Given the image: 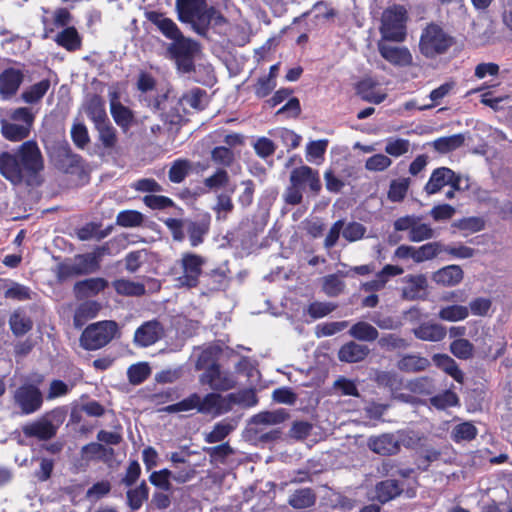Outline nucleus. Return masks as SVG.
Masks as SVG:
<instances>
[{
	"label": "nucleus",
	"mask_w": 512,
	"mask_h": 512,
	"mask_svg": "<svg viewBox=\"0 0 512 512\" xmlns=\"http://www.w3.org/2000/svg\"><path fill=\"white\" fill-rule=\"evenodd\" d=\"M43 168V157L35 141L24 142L15 154L8 151L0 153V174L12 185L34 184Z\"/></svg>",
	"instance_id": "1"
},
{
	"label": "nucleus",
	"mask_w": 512,
	"mask_h": 512,
	"mask_svg": "<svg viewBox=\"0 0 512 512\" xmlns=\"http://www.w3.org/2000/svg\"><path fill=\"white\" fill-rule=\"evenodd\" d=\"M194 409L203 414L220 415L230 411V405L227 404L226 396L209 393L202 398L197 393H193L178 403L164 407L163 411L179 413Z\"/></svg>",
	"instance_id": "2"
},
{
	"label": "nucleus",
	"mask_w": 512,
	"mask_h": 512,
	"mask_svg": "<svg viewBox=\"0 0 512 512\" xmlns=\"http://www.w3.org/2000/svg\"><path fill=\"white\" fill-rule=\"evenodd\" d=\"M35 116L27 107H19L9 112V119H1V134L11 141L19 142L30 135Z\"/></svg>",
	"instance_id": "3"
},
{
	"label": "nucleus",
	"mask_w": 512,
	"mask_h": 512,
	"mask_svg": "<svg viewBox=\"0 0 512 512\" xmlns=\"http://www.w3.org/2000/svg\"><path fill=\"white\" fill-rule=\"evenodd\" d=\"M452 44V37L442 27L432 23L423 29L419 49L425 57L434 58L447 52Z\"/></svg>",
	"instance_id": "4"
},
{
	"label": "nucleus",
	"mask_w": 512,
	"mask_h": 512,
	"mask_svg": "<svg viewBox=\"0 0 512 512\" xmlns=\"http://www.w3.org/2000/svg\"><path fill=\"white\" fill-rule=\"evenodd\" d=\"M407 11L401 5H393L382 14L380 33L383 40L402 42L406 38Z\"/></svg>",
	"instance_id": "5"
},
{
	"label": "nucleus",
	"mask_w": 512,
	"mask_h": 512,
	"mask_svg": "<svg viewBox=\"0 0 512 512\" xmlns=\"http://www.w3.org/2000/svg\"><path fill=\"white\" fill-rule=\"evenodd\" d=\"M205 258L194 253H184L179 260L180 271L174 269L177 287L193 288L198 285Z\"/></svg>",
	"instance_id": "6"
},
{
	"label": "nucleus",
	"mask_w": 512,
	"mask_h": 512,
	"mask_svg": "<svg viewBox=\"0 0 512 512\" xmlns=\"http://www.w3.org/2000/svg\"><path fill=\"white\" fill-rule=\"evenodd\" d=\"M117 331L114 321H100L89 325L82 333L80 342L87 350H97L108 344Z\"/></svg>",
	"instance_id": "7"
},
{
	"label": "nucleus",
	"mask_w": 512,
	"mask_h": 512,
	"mask_svg": "<svg viewBox=\"0 0 512 512\" xmlns=\"http://www.w3.org/2000/svg\"><path fill=\"white\" fill-rule=\"evenodd\" d=\"M14 400L23 414H32L41 408L43 396L36 386L24 384L16 389Z\"/></svg>",
	"instance_id": "8"
},
{
	"label": "nucleus",
	"mask_w": 512,
	"mask_h": 512,
	"mask_svg": "<svg viewBox=\"0 0 512 512\" xmlns=\"http://www.w3.org/2000/svg\"><path fill=\"white\" fill-rule=\"evenodd\" d=\"M59 414L58 411H51L42 418L29 423L23 427V433L27 437H35L39 440H48L56 435L58 424L53 419Z\"/></svg>",
	"instance_id": "9"
},
{
	"label": "nucleus",
	"mask_w": 512,
	"mask_h": 512,
	"mask_svg": "<svg viewBox=\"0 0 512 512\" xmlns=\"http://www.w3.org/2000/svg\"><path fill=\"white\" fill-rule=\"evenodd\" d=\"M200 382L208 384L213 390L226 391L236 386V379L231 372L222 371L216 364L210 366L201 376Z\"/></svg>",
	"instance_id": "10"
},
{
	"label": "nucleus",
	"mask_w": 512,
	"mask_h": 512,
	"mask_svg": "<svg viewBox=\"0 0 512 512\" xmlns=\"http://www.w3.org/2000/svg\"><path fill=\"white\" fill-rule=\"evenodd\" d=\"M99 267V255L90 253L80 255L74 264H62L59 266V278H66L74 274L91 273Z\"/></svg>",
	"instance_id": "11"
},
{
	"label": "nucleus",
	"mask_w": 512,
	"mask_h": 512,
	"mask_svg": "<svg viewBox=\"0 0 512 512\" xmlns=\"http://www.w3.org/2000/svg\"><path fill=\"white\" fill-rule=\"evenodd\" d=\"M289 182H295L303 190L308 187L315 195L320 192L322 187L318 172L306 165L293 169Z\"/></svg>",
	"instance_id": "12"
},
{
	"label": "nucleus",
	"mask_w": 512,
	"mask_h": 512,
	"mask_svg": "<svg viewBox=\"0 0 512 512\" xmlns=\"http://www.w3.org/2000/svg\"><path fill=\"white\" fill-rule=\"evenodd\" d=\"M180 20L193 23L197 28L207 9L204 0H176Z\"/></svg>",
	"instance_id": "13"
},
{
	"label": "nucleus",
	"mask_w": 512,
	"mask_h": 512,
	"mask_svg": "<svg viewBox=\"0 0 512 512\" xmlns=\"http://www.w3.org/2000/svg\"><path fill=\"white\" fill-rule=\"evenodd\" d=\"M164 336L163 326L156 320L142 324L134 334L135 344L141 347L153 345Z\"/></svg>",
	"instance_id": "14"
},
{
	"label": "nucleus",
	"mask_w": 512,
	"mask_h": 512,
	"mask_svg": "<svg viewBox=\"0 0 512 512\" xmlns=\"http://www.w3.org/2000/svg\"><path fill=\"white\" fill-rule=\"evenodd\" d=\"M24 74L16 68L5 69L0 74V96L7 100L16 94L19 86L23 82Z\"/></svg>",
	"instance_id": "15"
},
{
	"label": "nucleus",
	"mask_w": 512,
	"mask_h": 512,
	"mask_svg": "<svg viewBox=\"0 0 512 512\" xmlns=\"http://www.w3.org/2000/svg\"><path fill=\"white\" fill-rule=\"evenodd\" d=\"M378 51L386 61L393 65L408 66L412 63V55L406 47L392 46L381 40L378 42Z\"/></svg>",
	"instance_id": "16"
},
{
	"label": "nucleus",
	"mask_w": 512,
	"mask_h": 512,
	"mask_svg": "<svg viewBox=\"0 0 512 512\" xmlns=\"http://www.w3.org/2000/svg\"><path fill=\"white\" fill-rule=\"evenodd\" d=\"M110 112L116 124L124 132L128 131L133 124L134 114L119 101L116 92L110 93Z\"/></svg>",
	"instance_id": "17"
},
{
	"label": "nucleus",
	"mask_w": 512,
	"mask_h": 512,
	"mask_svg": "<svg viewBox=\"0 0 512 512\" xmlns=\"http://www.w3.org/2000/svg\"><path fill=\"white\" fill-rule=\"evenodd\" d=\"M405 286L402 288V296L406 300L422 299L426 295L428 286L424 275H407L403 278Z\"/></svg>",
	"instance_id": "18"
},
{
	"label": "nucleus",
	"mask_w": 512,
	"mask_h": 512,
	"mask_svg": "<svg viewBox=\"0 0 512 512\" xmlns=\"http://www.w3.org/2000/svg\"><path fill=\"white\" fill-rule=\"evenodd\" d=\"M403 272L401 267L387 264L375 275L374 279L363 283L361 289L365 292L380 291L385 288L391 277L401 275Z\"/></svg>",
	"instance_id": "19"
},
{
	"label": "nucleus",
	"mask_w": 512,
	"mask_h": 512,
	"mask_svg": "<svg viewBox=\"0 0 512 512\" xmlns=\"http://www.w3.org/2000/svg\"><path fill=\"white\" fill-rule=\"evenodd\" d=\"M369 449L380 455H394L399 452V441L394 434H382L368 439Z\"/></svg>",
	"instance_id": "20"
},
{
	"label": "nucleus",
	"mask_w": 512,
	"mask_h": 512,
	"mask_svg": "<svg viewBox=\"0 0 512 512\" xmlns=\"http://www.w3.org/2000/svg\"><path fill=\"white\" fill-rule=\"evenodd\" d=\"M378 83L372 78H365L357 84V94L366 102L373 104L382 103L387 94L377 89Z\"/></svg>",
	"instance_id": "21"
},
{
	"label": "nucleus",
	"mask_w": 512,
	"mask_h": 512,
	"mask_svg": "<svg viewBox=\"0 0 512 512\" xmlns=\"http://www.w3.org/2000/svg\"><path fill=\"white\" fill-rule=\"evenodd\" d=\"M454 178V171L447 167H440L435 169L428 182L426 183L424 190L428 195L438 193L444 186H447Z\"/></svg>",
	"instance_id": "22"
},
{
	"label": "nucleus",
	"mask_w": 512,
	"mask_h": 512,
	"mask_svg": "<svg viewBox=\"0 0 512 512\" xmlns=\"http://www.w3.org/2000/svg\"><path fill=\"white\" fill-rule=\"evenodd\" d=\"M463 279V270L458 265L445 266L432 275V280L442 286L450 287L459 284Z\"/></svg>",
	"instance_id": "23"
},
{
	"label": "nucleus",
	"mask_w": 512,
	"mask_h": 512,
	"mask_svg": "<svg viewBox=\"0 0 512 512\" xmlns=\"http://www.w3.org/2000/svg\"><path fill=\"white\" fill-rule=\"evenodd\" d=\"M368 354L367 346L350 341L340 348L338 357L340 361L355 363L364 360Z\"/></svg>",
	"instance_id": "24"
},
{
	"label": "nucleus",
	"mask_w": 512,
	"mask_h": 512,
	"mask_svg": "<svg viewBox=\"0 0 512 512\" xmlns=\"http://www.w3.org/2000/svg\"><path fill=\"white\" fill-rule=\"evenodd\" d=\"M84 111L95 126L109 121L106 114L105 103L99 96L93 95L88 98L84 104Z\"/></svg>",
	"instance_id": "25"
},
{
	"label": "nucleus",
	"mask_w": 512,
	"mask_h": 512,
	"mask_svg": "<svg viewBox=\"0 0 512 512\" xmlns=\"http://www.w3.org/2000/svg\"><path fill=\"white\" fill-rule=\"evenodd\" d=\"M82 457L86 460H100L109 463L114 458L113 448L105 447L101 443L92 442L82 447Z\"/></svg>",
	"instance_id": "26"
},
{
	"label": "nucleus",
	"mask_w": 512,
	"mask_h": 512,
	"mask_svg": "<svg viewBox=\"0 0 512 512\" xmlns=\"http://www.w3.org/2000/svg\"><path fill=\"white\" fill-rule=\"evenodd\" d=\"M414 335L423 341L437 342L446 336V329L438 323L426 322L413 330Z\"/></svg>",
	"instance_id": "27"
},
{
	"label": "nucleus",
	"mask_w": 512,
	"mask_h": 512,
	"mask_svg": "<svg viewBox=\"0 0 512 512\" xmlns=\"http://www.w3.org/2000/svg\"><path fill=\"white\" fill-rule=\"evenodd\" d=\"M288 418V413L284 409L273 411H262L251 418V424L255 426H272L284 422Z\"/></svg>",
	"instance_id": "28"
},
{
	"label": "nucleus",
	"mask_w": 512,
	"mask_h": 512,
	"mask_svg": "<svg viewBox=\"0 0 512 512\" xmlns=\"http://www.w3.org/2000/svg\"><path fill=\"white\" fill-rule=\"evenodd\" d=\"M198 50L199 46L197 42L189 38H185L183 35L177 38L169 46V52L173 57H194Z\"/></svg>",
	"instance_id": "29"
},
{
	"label": "nucleus",
	"mask_w": 512,
	"mask_h": 512,
	"mask_svg": "<svg viewBox=\"0 0 512 512\" xmlns=\"http://www.w3.org/2000/svg\"><path fill=\"white\" fill-rule=\"evenodd\" d=\"M107 286L103 278H90L77 282L74 286L75 293L79 297H89L102 291Z\"/></svg>",
	"instance_id": "30"
},
{
	"label": "nucleus",
	"mask_w": 512,
	"mask_h": 512,
	"mask_svg": "<svg viewBox=\"0 0 512 512\" xmlns=\"http://www.w3.org/2000/svg\"><path fill=\"white\" fill-rule=\"evenodd\" d=\"M179 103L185 108L201 110L207 105V94L204 90L195 88L183 94Z\"/></svg>",
	"instance_id": "31"
},
{
	"label": "nucleus",
	"mask_w": 512,
	"mask_h": 512,
	"mask_svg": "<svg viewBox=\"0 0 512 512\" xmlns=\"http://www.w3.org/2000/svg\"><path fill=\"white\" fill-rule=\"evenodd\" d=\"M150 20L159 28V30L173 42L182 34L177 25L169 18L162 14H152Z\"/></svg>",
	"instance_id": "32"
},
{
	"label": "nucleus",
	"mask_w": 512,
	"mask_h": 512,
	"mask_svg": "<svg viewBox=\"0 0 512 512\" xmlns=\"http://www.w3.org/2000/svg\"><path fill=\"white\" fill-rule=\"evenodd\" d=\"M329 141L327 139L313 140L306 146V160L310 163L320 165L324 161Z\"/></svg>",
	"instance_id": "33"
},
{
	"label": "nucleus",
	"mask_w": 512,
	"mask_h": 512,
	"mask_svg": "<svg viewBox=\"0 0 512 512\" xmlns=\"http://www.w3.org/2000/svg\"><path fill=\"white\" fill-rule=\"evenodd\" d=\"M349 335L360 341L371 342L378 338L379 333L371 324L359 321L351 326L349 329Z\"/></svg>",
	"instance_id": "34"
},
{
	"label": "nucleus",
	"mask_w": 512,
	"mask_h": 512,
	"mask_svg": "<svg viewBox=\"0 0 512 512\" xmlns=\"http://www.w3.org/2000/svg\"><path fill=\"white\" fill-rule=\"evenodd\" d=\"M435 365L443 369L447 374L453 377L457 382L462 383L464 376L462 371L458 368L456 362L445 354H436L433 356Z\"/></svg>",
	"instance_id": "35"
},
{
	"label": "nucleus",
	"mask_w": 512,
	"mask_h": 512,
	"mask_svg": "<svg viewBox=\"0 0 512 512\" xmlns=\"http://www.w3.org/2000/svg\"><path fill=\"white\" fill-rule=\"evenodd\" d=\"M429 364L427 358L418 355H406L398 361L397 367L404 372H419L428 368Z\"/></svg>",
	"instance_id": "36"
},
{
	"label": "nucleus",
	"mask_w": 512,
	"mask_h": 512,
	"mask_svg": "<svg viewBox=\"0 0 512 512\" xmlns=\"http://www.w3.org/2000/svg\"><path fill=\"white\" fill-rule=\"evenodd\" d=\"M95 128L98 132V139L101 142L102 146L105 149H114L117 144L118 138L117 131L112 126V124L109 121H106L95 126Z\"/></svg>",
	"instance_id": "37"
},
{
	"label": "nucleus",
	"mask_w": 512,
	"mask_h": 512,
	"mask_svg": "<svg viewBox=\"0 0 512 512\" xmlns=\"http://www.w3.org/2000/svg\"><path fill=\"white\" fill-rule=\"evenodd\" d=\"M116 292L123 296H141L145 293V286L140 282L128 279H118L112 283Z\"/></svg>",
	"instance_id": "38"
},
{
	"label": "nucleus",
	"mask_w": 512,
	"mask_h": 512,
	"mask_svg": "<svg viewBox=\"0 0 512 512\" xmlns=\"http://www.w3.org/2000/svg\"><path fill=\"white\" fill-rule=\"evenodd\" d=\"M411 143L408 139L389 137L385 141V152L392 157L398 158L410 151Z\"/></svg>",
	"instance_id": "39"
},
{
	"label": "nucleus",
	"mask_w": 512,
	"mask_h": 512,
	"mask_svg": "<svg viewBox=\"0 0 512 512\" xmlns=\"http://www.w3.org/2000/svg\"><path fill=\"white\" fill-rule=\"evenodd\" d=\"M49 88L50 81L47 79L42 80L26 89L21 94V98L24 102L29 104L37 103L43 98V96L47 93Z\"/></svg>",
	"instance_id": "40"
},
{
	"label": "nucleus",
	"mask_w": 512,
	"mask_h": 512,
	"mask_svg": "<svg viewBox=\"0 0 512 512\" xmlns=\"http://www.w3.org/2000/svg\"><path fill=\"white\" fill-rule=\"evenodd\" d=\"M401 489L395 480H385L376 486V498L382 502H388L398 496Z\"/></svg>",
	"instance_id": "41"
},
{
	"label": "nucleus",
	"mask_w": 512,
	"mask_h": 512,
	"mask_svg": "<svg viewBox=\"0 0 512 512\" xmlns=\"http://www.w3.org/2000/svg\"><path fill=\"white\" fill-rule=\"evenodd\" d=\"M469 315V308L463 305H449L440 309L438 317L441 320L457 322L464 320Z\"/></svg>",
	"instance_id": "42"
},
{
	"label": "nucleus",
	"mask_w": 512,
	"mask_h": 512,
	"mask_svg": "<svg viewBox=\"0 0 512 512\" xmlns=\"http://www.w3.org/2000/svg\"><path fill=\"white\" fill-rule=\"evenodd\" d=\"M226 400L227 404L230 405V410L235 404L251 407L257 403V398L253 389H245L231 393L226 396Z\"/></svg>",
	"instance_id": "43"
},
{
	"label": "nucleus",
	"mask_w": 512,
	"mask_h": 512,
	"mask_svg": "<svg viewBox=\"0 0 512 512\" xmlns=\"http://www.w3.org/2000/svg\"><path fill=\"white\" fill-rule=\"evenodd\" d=\"M56 42L69 51H74L81 45V39L74 27H68L60 32L56 37Z\"/></svg>",
	"instance_id": "44"
},
{
	"label": "nucleus",
	"mask_w": 512,
	"mask_h": 512,
	"mask_svg": "<svg viewBox=\"0 0 512 512\" xmlns=\"http://www.w3.org/2000/svg\"><path fill=\"white\" fill-rule=\"evenodd\" d=\"M316 497L311 489H300L295 491L289 498V504L297 509H303L312 506Z\"/></svg>",
	"instance_id": "45"
},
{
	"label": "nucleus",
	"mask_w": 512,
	"mask_h": 512,
	"mask_svg": "<svg viewBox=\"0 0 512 512\" xmlns=\"http://www.w3.org/2000/svg\"><path fill=\"white\" fill-rule=\"evenodd\" d=\"M440 252H442V245L438 242L427 243L419 248L414 247V261L421 263L433 259Z\"/></svg>",
	"instance_id": "46"
},
{
	"label": "nucleus",
	"mask_w": 512,
	"mask_h": 512,
	"mask_svg": "<svg viewBox=\"0 0 512 512\" xmlns=\"http://www.w3.org/2000/svg\"><path fill=\"white\" fill-rule=\"evenodd\" d=\"M208 224L204 222H186V232L189 235L191 246L196 247L203 242L204 235L208 232Z\"/></svg>",
	"instance_id": "47"
},
{
	"label": "nucleus",
	"mask_w": 512,
	"mask_h": 512,
	"mask_svg": "<svg viewBox=\"0 0 512 512\" xmlns=\"http://www.w3.org/2000/svg\"><path fill=\"white\" fill-rule=\"evenodd\" d=\"M464 142L461 134H455L447 137H441L433 142V147L440 153H447L459 148Z\"/></svg>",
	"instance_id": "48"
},
{
	"label": "nucleus",
	"mask_w": 512,
	"mask_h": 512,
	"mask_svg": "<svg viewBox=\"0 0 512 512\" xmlns=\"http://www.w3.org/2000/svg\"><path fill=\"white\" fill-rule=\"evenodd\" d=\"M477 435V429L471 422L457 424L451 431V438L455 442L470 441Z\"/></svg>",
	"instance_id": "49"
},
{
	"label": "nucleus",
	"mask_w": 512,
	"mask_h": 512,
	"mask_svg": "<svg viewBox=\"0 0 512 512\" xmlns=\"http://www.w3.org/2000/svg\"><path fill=\"white\" fill-rule=\"evenodd\" d=\"M404 388L412 393L426 395L432 393L434 385L431 378L423 376L407 381Z\"/></svg>",
	"instance_id": "50"
},
{
	"label": "nucleus",
	"mask_w": 512,
	"mask_h": 512,
	"mask_svg": "<svg viewBox=\"0 0 512 512\" xmlns=\"http://www.w3.org/2000/svg\"><path fill=\"white\" fill-rule=\"evenodd\" d=\"M434 237V230L429 224L422 223L421 219L417 217L411 233H409V240L412 242H421L429 240Z\"/></svg>",
	"instance_id": "51"
},
{
	"label": "nucleus",
	"mask_w": 512,
	"mask_h": 512,
	"mask_svg": "<svg viewBox=\"0 0 512 512\" xmlns=\"http://www.w3.org/2000/svg\"><path fill=\"white\" fill-rule=\"evenodd\" d=\"M233 208L234 204L230 194L220 193L217 195L216 204L214 205L213 210L215 211L216 218L218 220H225L227 215L232 212Z\"/></svg>",
	"instance_id": "52"
},
{
	"label": "nucleus",
	"mask_w": 512,
	"mask_h": 512,
	"mask_svg": "<svg viewBox=\"0 0 512 512\" xmlns=\"http://www.w3.org/2000/svg\"><path fill=\"white\" fill-rule=\"evenodd\" d=\"M376 381L379 385L388 387L391 390V393H395V391H399L404 387L402 379L394 372H379L376 376Z\"/></svg>",
	"instance_id": "53"
},
{
	"label": "nucleus",
	"mask_w": 512,
	"mask_h": 512,
	"mask_svg": "<svg viewBox=\"0 0 512 512\" xmlns=\"http://www.w3.org/2000/svg\"><path fill=\"white\" fill-rule=\"evenodd\" d=\"M191 168V163L185 159H178L173 162L169 170V180L173 183L182 182Z\"/></svg>",
	"instance_id": "54"
},
{
	"label": "nucleus",
	"mask_w": 512,
	"mask_h": 512,
	"mask_svg": "<svg viewBox=\"0 0 512 512\" xmlns=\"http://www.w3.org/2000/svg\"><path fill=\"white\" fill-rule=\"evenodd\" d=\"M234 426L229 422H219L213 430L205 435V441L207 443H216L225 439L233 430Z\"/></svg>",
	"instance_id": "55"
},
{
	"label": "nucleus",
	"mask_w": 512,
	"mask_h": 512,
	"mask_svg": "<svg viewBox=\"0 0 512 512\" xmlns=\"http://www.w3.org/2000/svg\"><path fill=\"white\" fill-rule=\"evenodd\" d=\"M201 17L202 19L196 28L199 33H203L209 25L220 26L225 23V18L213 7L207 8Z\"/></svg>",
	"instance_id": "56"
},
{
	"label": "nucleus",
	"mask_w": 512,
	"mask_h": 512,
	"mask_svg": "<svg viewBox=\"0 0 512 512\" xmlns=\"http://www.w3.org/2000/svg\"><path fill=\"white\" fill-rule=\"evenodd\" d=\"M100 310V305L94 301H88L79 306L75 313L74 321L76 325H81L83 321L94 318L98 311Z\"/></svg>",
	"instance_id": "57"
},
{
	"label": "nucleus",
	"mask_w": 512,
	"mask_h": 512,
	"mask_svg": "<svg viewBox=\"0 0 512 512\" xmlns=\"http://www.w3.org/2000/svg\"><path fill=\"white\" fill-rule=\"evenodd\" d=\"M10 326L14 334L23 335L32 328V322L23 313L15 312L10 317Z\"/></svg>",
	"instance_id": "58"
},
{
	"label": "nucleus",
	"mask_w": 512,
	"mask_h": 512,
	"mask_svg": "<svg viewBox=\"0 0 512 512\" xmlns=\"http://www.w3.org/2000/svg\"><path fill=\"white\" fill-rule=\"evenodd\" d=\"M229 182V174L225 169H217L211 176L204 179V185L209 190L225 187Z\"/></svg>",
	"instance_id": "59"
},
{
	"label": "nucleus",
	"mask_w": 512,
	"mask_h": 512,
	"mask_svg": "<svg viewBox=\"0 0 512 512\" xmlns=\"http://www.w3.org/2000/svg\"><path fill=\"white\" fill-rule=\"evenodd\" d=\"M323 291L328 296H337L345 288V283L337 275H328L323 278Z\"/></svg>",
	"instance_id": "60"
},
{
	"label": "nucleus",
	"mask_w": 512,
	"mask_h": 512,
	"mask_svg": "<svg viewBox=\"0 0 512 512\" xmlns=\"http://www.w3.org/2000/svg\"><path fill=\"white\" fill-rule=\"evenodd\" d=\"M150 367L146 363H138L129 367L128 378L129 381L134 384H140L147 379L150 375Z\"/></svg>",
	"instance_id": "61"
},
{
	"label": "nucleus",
	"mask_w": 512,
	"mask_h": 512,
	"mask_svg": "<svg viewBox=\"0 0 512 512\" xmlns=\"http://www.w3.org/2000/svg\"><path fill=\"white\" fill-rule=\"evenodd\" d=\"M450 350L459 359H469L473 355V345L463 338L453 341Z\"/></svg>",
	"instance_id": "62"
},
{
	"label": "nucleus",
	"mask_w": 512,
	"mask_h": 512,
	"mask_svg": "<svg viewBox=\"0 0 512 512\" xmlns=\"http://www.w3.org/2000/svg\"><path fill=\"white\" fill-rule=\"evenodd\" d=\"M392 164V160L384 154H375L369 157L365 162V168L373 172H381L386 170Z\"/></svg>",
	"instance_id": "63"
},
{
	"label": "nucleus",
	"mask_w": 512,
	"mask_h": 512,
	"mask_svg": "<svg viewBox=\"0 0 512 512\" xmlns=\"http://www.w3.org/2000/svg\"><path fill=\"white\" fill-rule=\"evenodd\" d=\"M143 222V215L134 210L122 211L117 216V224L123 227H136Z\"/></svg>",
	"instance_id": "64"
}]
</instances>
